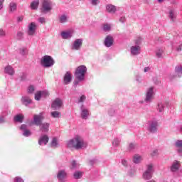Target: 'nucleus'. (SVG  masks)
I'll return each mask as SVG.
<instances>
[{
  "label": "nucleus",
  "instance_id": "obj_1",
  "mask_svg": "<svg viewBox=\"0 0 182 182\" xmlns=\"http://www.w3.org/2000/svg\"><path fill=\"white\" fill-rule=\"evenodd\" d=\"M67 146L75 149V150H82L87 147V144L82 136L77 135L67 142Z\"/></svg>",
  "mask_w": 182,
  "mask_h": 182
},
{
  "label": "nucleus",
  "instance_id": "obj_2",
  "mask_svg": "<svg viewBox=\"0 0 182 182\" xmlns=\"http://www.w3.org/2000/svg\"><path fill=\"white\" fill-rule=\"evenodd\" d=\"M154 174V164H148L146 165V170L142 174L144 180H151Z\"/></svg>",
  "mask_w": 182,
  "mask_h": 182
},
{
  "label": "nucleus",
  "instance_id": "obj_3",
  "mask_svg": "<svg viewBox=\"0 0 182 182\" xmlns=\"http://www.w3.org/2000/svg\"><path fill=\"white\" fill-rule=\"evenodd\" d=\"M146 130L151 134H155L159 131V122L156 120H150L146 123Z\"/></svg>",
  "mask_w": 182,
  "mask_h": 182
},
{
  "label": "nucleus",
  "instance_id": "obj_4",
  "mask_svg": "<svg viewBox=\"0 0 182 182\" xmlns=\"http://www.w3.org/2000/svg\"><path fill=\"white\" fill-rule=\"evenodd\" d=\"M86 73H87V68L85 65H80L75 71V77L80 80H82L85 79Z\"/></svg>",
  "mask_w": 182,
  "mask_h": 182
},
{
  "label": "nucleus",
  "instance_id": "obj_5",
  "mask_svg": "<svg viewBox=\"0 0 182 182\" xmlns=\"http://www.w3.org/2000/svg\"><path fill=\"white\" fill-rule=\"evenodd\" d=\"M52 1L50 0H42L41 11L42 14H48L52 11Z\"/></svg>",
  "mask_w": 182,
  "mask_h": 182
},
{
  "label": "nucleus",
  "instance_id": "obj_6",
  "mask_svg": "<svg viewBox=\"0 0 182 182\" xmlns=\"http://www.w3.org/2000/svg\"><path fill=\"white\" fill-rule=\"evenodd\" d=\"M154 90V87H150L146 90L144 98V102L146 103H151V102H153V100L154 99V96L156 95Z\"/></svg>",
  "mask_w": 182,
  "mask_h": 182
},
{
  "label": "nucleus",
  "instance_id": "obj_7",
  "mask_svg": "<svg viewBox=\"0 0 182 182\" xmlns=\"http://www.w3.org/2000/svg\"><path fill=\"white\" fill-rule=\"evenodd\" d=\"M41 65L43 68H52L55 65V60L50 55H44L41 59Z\"/></svg>",
  "mask_w": 182,
  "mask_h": 182
},
{
  "label": "nucleus",
  "instance_id": "obj_8",
  "mask_svg": "<svg viewBox=\"0 0 182 182\" xmlns=\"http://www.w3.org/2000/svg\"><path fill=\"white\" fill-rule=\"evenodd\" d=\"M82 45H83L82 38L75 39L71 45L72 50H80L82 49Z\"/></svg>",
  "mask_w": 182,
  "mask_h": 182
},
{
  "label": "nucleus",
  "instance_id": "obj_9",
  "mask_svg": "<svg viewBox=\"0 0 182 182\" xmlns=\"http://www.w3.org/2000/svg\"><path fill=\"white\" fill-rule=\"evenodd\" d=\"M43 119H45V117H43L42 113L35 114L33 116V121L30 123V126H32L33 124H35V126H39L42 123Z\"/></svg>",
  "mask_w": 182,
  "mask_h": 182
},
{
  "label": "nucleus",
  "instance_id": "obj_10",
  "mask_svg": "<svg viewBox=\"0 0 182 182\" xmlns=\"http://www.w3.org/2000/svg\"><path fill=\"white\" fill-rule=\"evenodd\" d=\"M106 11L109 14H116L117 11H119L120 14H123V9L120 7H116L113 4H107L106 6Z\"/></svg>",
  "mask_w": 182,
  "mask_h": 182
},
{
  "label": "nucleus",
  "instance_id": "obj_11",
  "mask_svg": "<svg viewBox=\"0 0 182 182\" xmlns=\"http://www.w3.org/2000/svg\"><path fill=\"white\" fill-rule=\"evenodd\" d=\"M80 112L81 119H83L84 120H87V119H89V116H90V112L86 107H85L84 105H81Z\"/></svg>",
  "mask_w": 182,
  "mask_h": 182
},
{
  "label": "nucleus",
  "instance_id": "obj_12",
  "mask_svg": "<svg viewBox=\"0 0 182 182\" xmlns=\"http://www.w3.org/2000/svg\"><path fill=\"white\" fill-rule=\"evenodd\" d=\"M73 36V31L72 30H65L60 32V37L62 39L69 41V39H72Z\"/></svg>",
  "mask_w": 182,
  "mask_h": 182
},
{
  "label": "nucleus",
  "instance_id": "obj_13",
  "mask_svg": "<svg viewBox=\"0 0 182 182\" xmlns=\"http://www.w3.org/2000/svg\"><path fill=\"white\" fill-rule=\"evenodd\" d=\"M141 53V47L140 46L134 45L130 47V53L132 56H137Z\"/></svg>",
  "mask_w": 182,
  "mask_h": 182
},
{
  "label": "nucleus",
  "instance_id": "obj_14",
  "mask_svg": "<svg viewBox=\"0 0 182 182\" xmlns=\"http://www.w3.org/2000/svg\"><path fill=\"white\" fill-rule=\"evenodd\" d=\"M69 14L68 13H63L58 16V21L59 23H62L63 25L65 23H68L69 22Z\"/></svg>",
  "mask_w": 182,
  "mask_h": 182
},
{
  "label": "nucleus",
  "instance_id": "obj_15",
  "mask_svg": "<svg viewBox=\"0 0 182 182\" xmlns=\"http://www.w3.org/2000/svg\"><path fill=\"white\" fill-rule=\"evenodd\" d=\"M27 33L28 36H33L36 33V23L31 22L28 24Z\"/></svg>",
  "mask_w": 182,
  "mask_h": 182
},
{
  "label": "nucleus",
  "instance_id": "obj_16",
  "mask_svg": "<svg viewBox=\"0 0 182 182\" xmlns=\"http://www.w3.org/2000/svg\"><path fill=\"white\" fill-rule=\"evenodd\" d=\"M20 130L22 132L24 137H29L30 136H32V132L28 129V125L25 124L21 125Z\"/></svg>",
  "mask_w": 182,
  "mask_h": 182
},
{
  "label": "nucleus",
  "instance_id": "obj_17",
  "mask_svg": "<svg viewBox=\"0 0 182 182\" xmlns=\"http://www.w3.org/2000/svg\"><path fill=\"white\" fill-rule=\"evenodd\" d=\"M62 105H63V102L60 98H56L52 103L51 107L53 110H59L60 107H62Z\"/></svg>",
  "mask_w": 182,
  "mask_h": 182
},
{
  "label": "nucleus",
  "instance_id": "obj_18",
  "mask_svg": "<svg viewBox=\"0 0 182 182\" xmlns=\"http://www.w3.org/2000/svg\"><path fill=\"white\" fill-rule=\"evenodd\" d=\"M114 42V39L113 38V36L108 35L105 38L104 45L106 48H111V46H113Z\"/></svg>",
  "mask_w": 182,
  "mask_h": 182
},
{
  "label": "nucleus",
  "instance_id": "obj_19",
  "mask_svg": "<svg viewBox=\"0 0 182 182\" xmlns=\"http://www.w3.org/2000/svg\"><path fill=\"white\" fill-rule=\"evenodd\" d=\"M66 177H68V173H66L65 170H60L57 173V178L59 181H63L66 180Z\"/></svg>",
  "mask_w": 182,
  "mask_h": 182
},
{
  "label": "nucleus",
  "instance_id": "obj_20",
  "mask_svg": "<svg viewBox=\"0 0 182 182\" xmlns=\"http://www.w3.org/2000/svg\"><path fill=\"white\" fill-rule=\"evenodd\" d=\"M49 141V136L48 135H43L40 136L38 139V144L39 146H46Z\"/></svg>",
  "mask_w": 182,
  "mask_h": 182
},
{
  "label": "nucleus",
  "instance_id": "obj_21",
  "mask_svg": "<svg viewBox=\"0 0 182 182\" xmlns=\"http://www.w3.org/2000/svg\"><path fill=\"white\" fill-rule=\"evenodd\" d=\"M182 75V65L176 66L175 68L174 75H171V77H181Z\"/></svg>",
  "mask_w": 182,
  "mask_h": 182
},
{
  "label": "nucleus",
  "instance_id": "obj_22",
  "mask_svg": "<svg viewBox=\"0 0 182 182\" xmlns=\"http://www.w3.org/2000/svg\"><path fill=\"white\" fill-rule=\"evenodd\" d=\"M70 82H72V74L68 71L64 75L63 83L64 85H69Z\"/></svg>",
  "mask_w": 182,
  "mask_h": 182
},
{
  "label": "nucleus",
  "instance_id": "obj_23",
  "mask_svg": "<svg viewBox=\"0 0 182 182\" xmlns=\"http://www.w3.org/2000/svg\"><path fill=\"white\" fill-rule=\"evenodd\" d=\"M50 124L47 122L41 123L39 125L40 131L43 133H48L49 132Z\"/></svg>",
  "mask_w": 182,
  "mask_h": 182
},
{
  "label": "nucleus",
  "instance_id": "obj_24",
  "mask_svg": "<svg viewBox=\"0 0 182 182\" xmlns=\"http://www.w3.org/2000/svg\"><path fill=\"white\" fill-rule=\"evenodd\" d=\"M174 146L177 149L179 154L182 155V139H178L174 143Z\"/></svg>",
  "mask_w": 182,
  "mask_h": 182
},
{
  "label": "nucleus",
  "instance_id": "obj_25",
  "mask_svg": "<svg viewBox=\"0 0 182 182\" xmlns=\"http://www.w3.org/2000/svg\"><path fill=\"white\" fill-rule=\"evenodd\" d=\"M178 168H180V161L177 160L173 161L171 166V171H173L174 173L177 171Z\"/></svg>",
  "mask_w": 182,
  "mask_h": 182
},
{
  "label": "nucleus",
  "instance_id": "obj_26",
  "mask_svg": "<svg viewBox=\"0 0 182 182\" xmlns=\"http://www.w3.org/2000/svg\"><path fill=\"white\" fill-rule=\"evenodd\" d=\"M21 102L23 105H24V106H29V105H31L32 103V100L31 99V97H28V96H24L22 97L21 98Z\"/></svg>",
  "mask_w": 182,
  "mask_h": 182
},
{
  "label": "nucleus",
  "instance_id": "obj_27",
  "mask_svg": "<svg viewBox=\"0 0 182 182\" xmlns=\"http://www.w3.org/2000/svg\"><path fill=\"white\" fill-rule=\"evenodd\" d=\"M5 73H7V75H9L10 76H14L15 75V70H14V68L11 65H7L4 68Z\"/></svg>",
  "mask_w": 182,
  "mask_h": 182
},
{
  "label": "nucleus",
  "instance_id": "obj_28",
  "mask_svg": "<svg viewBox=\"0 0 182 182\" xmlns=\"http://www.w3.org/2000/svg\"><path fill=\"white\" fill-rule=\"evenodd\" d=\"M30 8L33 11H36L39 8V0H33L30 4Z\"/></svg>",
  "mask_w": 182,
  "mask_h": 182
},
{
  "label": "nucleus",
  "instance_id": "obj_29",
  "mask_svg": "<svg viewBox=\"0 0 182 182\" xmlns=\"http://www.w3.org/2000/svg\"><path fill=\"white\" fill-rule=\"evenodd\" d=\"M24 119H25V116H23V114H18L14 117V120L16 123H23Z\"/></svg>",
  "mask_w": 182,
  "mask_h": 182
},
{
  "label": "nucleus",
  "instance_id": "obj_30",
  "mask_svg": "<svg viewBox=\"0 0 182 182\" xmlns=\"http://www.w3.org/2000/svg\"><path fill=\"white\" fill-rule=\"evenodd\" d=\"M143 158H141V156L139 154H136L133 156V163H134L135 164H139L141 162Z\"/></svg>",
  "mask_w": 182,
  "mask_h": 182
},
{
  "label": "nucleus",
  "instance_id": "obj_31",
  "mask_svg": "<svg viewBox=\"0 0 182 182\" xmlns=\"http://www.w3.org/2000/svg\"><path fill=\"white\" fill-rule=\"evenodd\" d=\"M18 53L21 56H26L28 55V48L26 47H21L18 49Z\"/></svg>",
  "mask_w": 182,
  "mask_h": 182
},
{
  "label": "nucleus",
  "instance_id": "obj_32",
  "mask_svg": "<svg viewBox=\"0 0 182 182\" xmlns=\"http://www.w3.org/2000/svg\"><path fill=\"white\" fill-rule=\"evenodd\" d=\"M102 31H104V32H110V31H112V24L104 23L102 25Z\"/></svg>",
  "mask_w": 182,
  "mask_h": 182
},
{
  "label": "nucleus",
  "instance_id": "obj_33",
  "mask_svg": "<svg viewBox=\"0 0 182 182\" xmlns=\"http://www.w3.org/2000/svg\"><path fill=\"white\" fill-rule=\"evenodd\" d=\"M82 176H83V173L79 171H76L73 174L74 178H75V180H79V178H82Z\"/></svg>",
  "mask_w": 182,
  "mask_h": 182
},
{
  "label": "nucleus",
  "instance_id": "obj_34",
  "mask_svg": "<svg viewBox=\"0 0 182 182\" xmlns=\"http://www.w3.org/2000/svg\"><path fill=\"white\" fill-rule=\"evenodd\" d=\"M51 117H53L54 119H59L62 116V114L58 111H54L50 113Z\"/></svg>",
  "mask_w": 182,
  "mask_h": 182
},
{
  "label": "nucleus",
  "instance_id": "obj_35",
  "mask_svg": "<svg viewBox=\"0 0 182 182\" xmlns=\"http://www.w3.org/2000/svg\"><path fill=\"white\" fill-rule=\"evenodd\" d=\"M168 17L170 18L171 21L172 22H174L176 21V14H174V10H170L168 13Z\"/></svg>",
  "mask_w": 182,
  "mask_h": 182
},
{
  "label": "nucleus",
  "instance_id": "obj_36",
  "mask_svg": "<svg viewBox=\"0 0 182 182\" xmlns=\"http://www.w3.org/2000/svg\"><path fill=\"white\" fill-rule=\"evenodd\" d=\"M85 80V78H82V80L79 79L78 77H75V80H74V86H82V82Z\"/></svg>",
  "mask_w": 182,
  "mask_h": 182
},
{
  "label": "nucleus",
  "instance_id": "obj_37",
  "mask_svg": "<svg viewBox=\"0 0 182 182\" xmlns=\"http://www.w3.org/2000/svg\"><path fill=\"white\" fill-rule=\"evenodd\" d=\"M119 145H120V139L114 138L112 141V146L114 147H119Z\"/></svg>",
  "mask_w": 182,
  "mask_h": 182
},
{
  "label": "nucleus",
  "instance_id": "obj_38",
  "mask_svg": "<svg viewBox=\"0 0 182 182\" xmlns=\"http://www.w3.org/2000/svg\"><path fill=\"white\" fill-rule=\"evenodd\" d=\"M59 146V142L58 141V138H53L51 141V147H58Z\"/></svg>",
  "mask_w": 182,
  "mask_h": 182
},
{
  "label": "nucleus",
  "instance_id": "obj_39",
  "mask_svg": "<svg viewBox=\"0 0 182 182\" xmlns=\"http://www.w3.org/2000/svg\"><path fill=\"white\" fill-rule=\"evenodd\" d=\"M9 10L10 12H14V11H16V4L14 2H11L9 4Z\"/></svg>",
  "mask_w": 182,
  "mask_h": 182
},
{
  "label": "nucleus",
  "instance_id": "obj_40",
  "mask_svg": "<svg viewBox=\"0 0 182 182\" xmlns=\"http://www.w3.org/2000/svg\"><path fill=\"white\" fill-rule=\"evenodd\" d=\"M157 110L161 113L164 111V104L163 102H161L158 105Z\"/></svg>",
  "mask_w": 182,
  "mask_h": 182
},
{
  "label": "nucleus",
  "instance_id": "obj_41",
  "mask_svg": "<svg viewBox=\"0 0 182 182\" xmlns=\"http://www.w3.org/2000/svg\"><path fill=\"white\" fill-rule=\"evenodd\" d=\"M41 97H42V93L41 91H38L35 94V100L39 101V100H41Z\"/></svg>",
  "mask_w": 182,
  "mask_h": 182
},
{
  "label": "nucleus",
  "instance_id": "obj_42",
  "mask_svg": "<svg viewBox=\"0 0 182 182\" xmlns=\"http://www.w3.org/2000/svg\"><path fill=\"white\" fill-rule=\"evenodd\" d=\"M90 2L92 6H97L100 4V0H90Z\"/></svg>",
  "mask_w": 182,
  "mask_h": 182
},
{
  "label": "nucleus",
  "instance_id": "obj_43",
  "mask_svg": "<svg viewBox=\"0 0 182 182\" xmlns=\"http://www.w3.org/2000/svg\"><path fill=\"white\" fill-rule=\"evenodd\" d=\"M6 122V115L2 114L1 115H0V123L2 124Z\"/></svg>",
  "mask_w": 182,
  "mask_h": 182
},
{
  "label": "nucleus",
  "instance_id": "obj_44",
  "mask_svg": "<svg viewBox=\"0 0 182 182\" xmlns=\"http://www.w3.org/2000/svg\"><path fill=\"white\" fill-rule=\"evenodd\" d=\"M135 80L139 83H141V82H143V78L141 77V75L137 74L135 75Z\"/></svg>",
  "mask_w": 182,
  "mask_h": 182
},
{
  "label": "nucleus",
  "instance_id": "obj_45",
  "mask_svg": "<svg viewBox=\"0 0 182 182\" xmlns=\"http://www.w3.org/2000/svg\"><path fill=\"white\" fill-rule=\"evenodd\" d=\"M79 168V165L77 164V163H76V161H73L71 163V168L74 170L75 168Z\"/></svg>",
  "mask_w": 182,
  "mask_h": 182
},
{
  "label": "nucleus",
  "instance_id": "obj_46",
  "mask_svg": "<svg viewBox=\"0 0 182 182\" xmlns=\"http://www.w3.org/2000/svg\"><path fill=\"white\" fill-rule=\"evenodd\" d=\"M86 100V95H82L78 99V103H83Z\"/></svg>",
  "mask_w": 182,
  "mask_h": 182
},
{
  "label": "nucleus",
  "instance_id": "obj_47",
  "mask_svg": "<svg viewBox=\"0 0 182 182\" xmlns=\"http://www.w3.org/2000/svg\"><path fill=\"white\" fill-rule=\"evenodd\" d=\"M134 45H137L138 46H140L141 45V38L138 37L136 39L134 40Z\"/></svg>",
  "mask_w": 182,
  "mask_h": 182
},
{
  "label": "nucleus",
  "instance_id": "obj_48",
  "mask_svg": "<svg viewBox=\"0 0 182 182\" xmlns=\"http://www.w3.org/2000/svg\"><path fill=\"white\" fill-rule=\"evenodd\" d=\"M136 149V145L134 143H131L129 145L128 149L132 151Z\"/></svg>",
  "mask_w": 182,
  "mask_h": 182
},
{
  "label": "nucleus",
  "instance_id": "obj_49",
  "mask_svg": "<svg viewBox=\"0 0 182 182\" xmlns=\"http://www.w3.org/2000/svg\"><path fill=\"white\" fill-rule=\"evenodd\" d=\"M108 114L109 116H114V114H116V110H114L113 108H111L109 109Z\"/></svg>",
  "mask_w": 182,
  "mask_h": 182
},
{
  "label": "nucleus",
  "instance_id": "obj_50",
  "mask_svg": "<svg viewBox=\"0 0 182 182\" xmlns=\"http://www.w3.org/2000/svg\"><path fill=\"white\" fill-rule=\"evenodd\" d=\"M42 97H48L49 96V92L47 90L41 91Z\"/></svg>",
  "mask_w": 182,
  "mask_h": 182
},
{
  "label": "nucleus",
  "instance_id": "obj_51",
  "mask_svg": "<svg viewBox=\"0 0 182 182\" xmlns=\"http://www.w3.org/2000/svg\"><path fill=\"white\" fill-rule=\"evenodd\" d=\"M28 76V75H26V73H22L21 75H20V77H21V80H26V77Z\"/></svg>",
  "mask_w": 182,
  "mask_h": 182
},
{
  "label": "nucleus",
  "instance_id": "obj_52",
  "mask_svg": "<svg viewBox=\"0 0 182 182\" xmlns=\"http://www.w3.org/2000/svg\"><path fill=\"white\" fill-rule=\"evenodd\" d=\"M163 55V49H158L156 50V56L157 58H160Z\"/></svg>",
  "mask_w": 182,
  "mask_h": 182
},
{
  "label": "nucleus",
  "instance_id": "obj_53",
  "mask_svg": "<svg viewBox=\"0 0 182 182\" xmlns=\"http://www.w3.org/2000/svg\"><path fill=\"white\" fill-rule=\"evenodd\" d=\"M16 36H17V39H18L20 41L21 39H22V38H23V33L18 31L17 33Z\"/></svg>",
  "mask_w": 182,
  "mask_h": 182
},
{
  "label": "nucleus",
  "instance_id": "obj_54",
  "mask_svg": "<svg viewBox=\"0 0 182 182\" xmlns=\"http://www.w3.org/2000/svg\"><path fill=\"white\" fill-rule=\"evenodd\" d=\"M6 33L3 28H0V38H4L6 36Z\"/></svg>",
  "mask_w": 182,
  "mask_h": 182
},
{
  "label": "nucleus",
  "instance_id": "obj_55",
  "mask_svg": "<svg viewBox=\"0 0 182 182\" xmlns=\"http://www.w3.org/2000/svg\"><path fill=\"white\" fill-rule=\"evenodd\" d=\"M28 93H33V92H35V87H33V85L29 86L28 88Z\"/></svg>",
  "mask_w": 182,
  "mask_h": 182
},
{
  "label": "nucleus",
  "instance_id": "obj_56",
  "mask_svg": "<svg viewBox=\"0 0 182 182\" xmlns=\"http://www.w3.org/2000/svg\"><path fill=\"white\" fill-rule=\"evenodd\" d=\"M14 182H24L23 179L19 176L14 178Z\"/></svg>",
  "mask_w": 182,
  "mask_h": 182
},
{
  "label": "nucleus",
  "instance_id": "obj_57",
  "mask_svg": "<svg viewBox=\"0 0 182 182\" xmlns=\"http://www.w3.org/2000/svg\"><path fill=\"white\" fill-rule=\"evenodd\" d=\"M40 23H45L46 22V18L45 17H40L38 18Z\"/></svg>",
  "mask_w": 182,
  "mask_h": 182
},
{
  "label": "nucleus",
  "instance_id": "obj_58",
  "mask_svg": "<svg viewBox=\"0 0 182 182\" xmlns=\"http://www.w3.org/2000/svg\"><path fill=\"white\" fill-rule=\"evenodd\" d=\"M153 82L155 83V85H159V83H160V80L157 77H154Z\"/></svg>",
  "mask_w": 182,
  "mask_h": 182
},
{
  "label": "nucleus",
  "instance_id": "obj_59",
  "mask_svg": "<svg viewBox=\"0 0 182 182\" xmlns=\"http://www.w3.org/2000/svg\"><path fill=\"white\" fill-rule=\"evenodd\" d=\"M95 163H97V160L95 159H90V160L89 161V164H90V166H93V164H95Z\"/></svg>",
  "mask_w": 182,
  "mask_h": 182
},
{
  "label": "nucleus",
  "instance_id": "obj_60",
  "mask_svg": "<svg viewBox=\"0 0 182 182\" xmlns=\"http://www.w3.org/2000/svg\"><path fill=\"white\" fill-rule=\"evenodd\" d=\"M122 164L124 166V167H127V166H129V162H127L126 159H122Z\"/></svg>",
  "mask_w": 182,
  "mask_h": 182
},
{
  "label": "nucleus",
  "instance_id": "obj_61",
  "mask_svg": "<svg viewBox=\"0 0 182 182\" xmlns=\"http://www.w3.org/2000/svg\"><path fill=\"white\" fill-rule=\"evenodd\" d=\"M119 22H121V23H124L126 22V17L124 16H122L119 18Z\"/></svg>",
  "mask_w": 182,
  "mask_h": 182
},
{
  "label": "nucleus",
  "instance_id": "obj_62",
  "mask_svg": "<svg viewBox=\"0 0 182 182\" xmlns=\"http://www.w3.org/2000/svg\"><path fill=\"white\" fill-rule=\"evenodd\" d=\"M157 154H159V151L157 149H155L152 151V153L151 154V156H152V157H154L157 156Z\"/></svg>",
  "mask_w": 182,
  "mask_h": 182
},
{
  "label": "nucleus",
  "instance_id": "obj_63",
  "mask_svg": "<svg viewBox=\"0 0 182 182\" xmlns=\"http://www.w3.org/2000/svg\"><path fill=\"white\" fill-rule=\"evenodd\" d=\"M177 52H181L182 50V43L179 45L178 47H176Z\"/></svg>",
  "mask_w": 182,
  "mask_h": 182
},
{
  "label": "nucleus",
  "instance_id": "obj_64",
  "mask_svg": "<svg viewBox=\"0 0 182 182\" xmlns=\"http://www.w3.org/2000/svg\"><path fill=\"white\" fill-rule=\"evenodd\" d=\"M23 21V16H19L17 18L18 22H22Z\"/></svg>",
  "mask_w": 182,
  "mask_h": 182
}]
</instances>
